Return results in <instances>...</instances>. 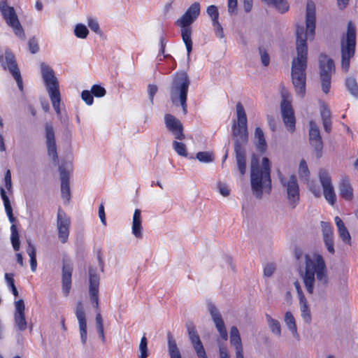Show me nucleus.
I'll use <instances>...</instances> for the list:
<instances>
[{
    "label": "nucleus",
    "instance_id": "nucleus-29",
    "mask_svg": "<svg viewBox=\"0 0 358 358\" xmlns=\"http://www.w3.org/2000/svg\"><path fill=\"white\" fill-rule=\"evenodd\" d=\"M320 115L324 129L326 132L329 133L331 131V114L327 106L323 104L321 106Z\"/></svg>",
    "mask_w": 358,
    "mask_h": 358
},
{
    "label": "nucleus",
    "instance_id": "nucleus-5",
    "mask_svg": "<svg viewBox=\"0 0 358 358\" xmlns=\"http://www.w3.org/2000/svg\"><path fill=\"white\" fill-rule=\"evenodd\" d=\"M200 14V4L198 2L192 3L186 12L176 20V24L181 28V36L185 44L187 56L189 57L192 50V29L190 25Z\"/></svg>",
    "mask_w": 358,
    "mask_h": 358
},
{
    "label": "nucleus",
    "instance_id": "nucleus-54",
    "mask_svg": "<svg viewBox=\"0 0 358 358\" xmlns=\"http://www.w3.org/2000/svg\"><path fill=\"white\" fill-rule=\"evenodd\" d=\"M259 54L261 57V61L264 66H268L270 62V57L268 54L264 49L259 48Z\"/></svg>",
    "mask_w": 358,
    "mask_h": 358
},
{
    "label": "nucleus",
    "instance_id": "nucleus-33",
    "mask_svg": "<svg viewBox=\"0 0 358 358\" xmlns=\"http://www.w3.org/2000/svg\"><path fill=\"white\" fill-rule=\"evenodd\" d=\"M267 324L271 331L277 336L278 337L281 336V326L278 320L273 319L268 314L265 315Z\"/></svg>",
    "mask_w": 358,
    "mask_h": 358
},
{
    "label": "nucleus",
    "instance_id": "nucleus-34",
    "mask_svg": "<svg viewBox=\"0 0 358 358\" xmlns=\"http://www.w3.org/2000/svg\"><path fill=\"white\" fill-rule=\"evenodd\" d=\"M300 310L301 313V317L304 322L307 324L311 322V314L310 310L308 305V302L306 298L299 299Z\"/></svg>",
    "mask_w": 358,
    "mask_h": 358
},
{
    "label": "nucleus",
    "instance_id": "nucleus-31",
    "mask_svg": "<svg viewBox=\"0 0 358 358\" xmlns=\"http://www.w3.org/2000/svg\"><path fill=\"white\" fill-rule=\"evenodd\" d=\"M230 343L236 350L243 349L239 331L236 327H232L230 330Z\"/></svg>",
    "mask_w": 358,
    "mask_h": 358
},
{
    "label": "nucleus",
    "instance_id": "nucleus-9",
    "mask_svg": "<svg viewBox=\"0 0 358 358\" xmlns=\"http://www.w3.org/2000/svg\"><path fill=\"white\" fill-rule=\"evenodd\" d=\"M0 12L8 26L12 28L15 35L20 39H25V33L15 10L8 4L6 0L0 1Z\"/></svg>",
    "mask_w": 358,
    "mask_h": 358
},
{
    "label": "nucleus",
    "instance_id": "nucleus-23",
    "mask_svg": "<svg viewBox=\"0 0 358 358\" xmlns=\"http://www.w3.org/2000/svg\"><path fill=\"white\" fill-rule=\"evenodd\" d=\"M322 234L324 245L331 255L335 253L334 232L331 225L329 222L322 221L320 222Z\"/></svg>",
    "mask_w": 358,
    "mask_h": 358
},
{
    "label": "nucleus",
    "instance_id": "nucleus-57",
    "mask_svg": "<svg viewBox=\"0 0 358 358\" xmlns=\"http://www.w3.org/2000/svg\"><path fill=\"white\" fill-rule=\"evenodd\" d=\"M275 271V266L273 264H268L264 268V275L266 277H271Z\"/></svg>",
    "mask_w": 358,
    "mask_h": 358
},
{
    "label": "nucleus",
    "instance_id": "nucleus-59",
    "mask_svg": "<svg viewBox=\"0 0 358 358\" xmlns=\"http://www.w3.org/2000/svg\"><path fill=\"white\" fill-rule=\"evenodd\" d=\"M99 217L101 220V222L102 224L106 226V214L104 210V206L103 204L101 203L99 206Z\"/></svg>",
    "mask_w": 358,
    "mask_h": 358
},
{
    "label": "nucleus",
    "instance_id": "nucleus-20",
    "mask_svg": "<svg viewBox=\"0 0 358 358\" xmlns=\"http://www.w3.org/2000/svg\"><path fill=\"white\" fill-rule=\"evenodd\" d=\"M46 145L49 156L52 157L55 162L58 160L57 146L55 136V131L51 123H46L45 125Z\"/></svg>",
    "mask_w": 358,
    "mask_h": 358
},
{
    "label": "nucleus",
    "instance_id": "nucleus-47",
    "mask_svg": "<svg viewBox=\"0 0 358 358\" xmlns=\"http://www.w3.org/2000/svg\"><path fill=\"white\" fill-rule=\"evenodd\" d=\"M199 358H208L201 341L192 344Z\"/></svg>",
    "mask_w": 358,
    "mask_h": 358
},
{
    "label": "nucleus",
    "instance_id": "nucleus-11",
    "mask_svg": "<svg viewBox=\"0 0 358 358\" xmlns=\"http://www.w3.org/2000/svg\"><path fill=\"white\" fill-rule=\"evenodd\" d=\"M0 63L3 69L8 70L15 80L18 88L23 91V82L20 69L18 68L15 57L10 49L0 51Z\"/></svg>",
    "mask_w": 358,
    "mask_h": 358
},
{
    "label": "nucleus",
    "instance_id": "nucleus-52",
    "mask_svg": "<svg viewBox=\"0 0 358 358\" xmlns=\"http://www.w3.org/2000/svg\"><path fill=\"white\" fill-rule=\"evenodd\" d=\"M175 0H169L162 9V13L164 17L166 18L169 15L170 10L172 9V4Z\"/></svg>",
    "mask_w": 358,
    "mask_h": 358
},
{
    "label": "nucleus",
    "instance_id": "nucleus-27",
    "mask_svg": "<svg viewBox=\"0 0 358 358\" xmlns=\"http://www.w3.org/2000/svg\"><path fill=\"white\" fill-rule=\"evenodd\" d=\"M339 191L341 197L347 201H350L353 198V189L348 179L343 178L339 185Z\"/></svg>",
    "mask_w": 358,
    "mask_h": 358
},
{
    "label": "nucleus",
    "instance_id": "nucleus-61",
    "mask_svg": "<svg viewBox=\"0 0 358 358\" xmlns=\"http://www.w3.org/2000/svg\"><path fill=\"white\" fill-rule=\"evenodd\" d=\"M157 92V86L155 85H148V94L149 97L152 102H153L154 95Z\"/></svg>",
    "mask_w": 358,
    "mask_h": 358
},
{
    "label": "nucleus",
    "instance_id": "nucleus-62",
    "mask_svg": "<svg viewBox=\"0 0 358 358\" xmlns=\"http://www.w3.org/2000/svg\"><path fill=\"white\" fill-rule=\"evenodd\" d=\"M294 287L296 289V292H297V294H298V296H299V299H304L306 298L302 290H301V286H300V284L299 282L296 280L294 282Z\"/></svg>",
    "mask_w": 358,
    "mask_h": 358
},
{
    "label": "nucleus",
    "instance_id": "nucleus-7",
    "mask_svg": "<svg viewBox=\"0 0 358 358\" xmlns=\"http://www.w3.org/2000/svg\"><path fill=\"white\" fill-rule=\"evenodd\" d=\"M41 73L48 92L52 106L57 115H61V95L59 90V83L55 76L54 71L45 63L41 64Z\"/></svg>",
    "mask_w": 358,
    "mask_h": 358
},
{
    "label": "nucleus",
    "instance_id": "nucleus-53",
    "mask_svg": "<svg viewBox=\"0 0 358 358\" xmlns=\"http://www.w3.org/2000/svg\"><path fill=\"white\" fill-rule=\"evenodd\" d=\"M213 26L214 27L216 36L220 38H224L223 29L218 20L213 22Z\"/></svg>",
    "mask_w": 358,
    "mask_h": 358
},
{
    "label": "nucleus",
    "instance_id": "nucleus-19",
    "mask_svg": "<svg viewBox=\"0 0 358 358\" xmlns=\"http://www.w3.org/2000/svg\"><path fill=\"white\" fill-rule=\"evenodd\" d=\"M164 122L167 129L176 139H185V136L183 134V127L178 119L171 114H166L164 116Z\"/></svg>",
    "mask_w": 358,
    "mask_h": 358
},
{
    "label": "nucleus",
    "instance_id": "nucleus-42",
    "mask_svg": "<svg viewBox=\"0 0 358 358\" xmlns=\"http://www.w3.org/2000/svg\"><path fill=\"white\" fill-rule=\"evenodd\" d=\"M148 341L147 338L145 336H143L140 342L139 345V350L140 355L138 358H147L148 356Z\"/></svg>",
    "mask_w": 358,
    "mask_h": 358
},
{
    "label": "nucleus",
    "instance_id": "nucleus-18",
    "mask_svg": "<svg viewBox=\"0 0 358 358\" xmlns=\"http://www.w3.org/2000/svg\"><path fill=\"white\" fill-rule=\"evenodd\" d=\"M280 109L283 122L287 129L292 133L295 129V117L291 103L285 99H283Z\"/></svg>",
    "mask_w": 358,
    "mask_h": 358
},
{
    "label": "nucleus",
    "instance_id": "nucleus-2",
    "mask_svg": "<svg viewBox=\"0 0 358 358\" xmlns=\"http://www.w3.org/2000/svg\"><path fill=\"white\" fill-rule=\"evenodd\" d=\"M307 292L310 294L322 291L328 285L329 277L325 262L322 255H305V271L301 275Z\"/></svg>",
    "mask_w": 358,
    "mask_h": 358
},
{
    "label": "nucleus",
    "instance_id": "nucleus-64",
    "mask_svg": "<svg viewBox=\"0 0 358 358\" xmlns=\"http://www.w3.org/2000/svg\"><path fill=\"white\" fill-rule=\"evenodd\" d=\"M220 358H230L227 350L224 347H220Z\"/></svg>",
    "mask_w": 358,
    "mask_h": 358
},
{
    "label": "nucleus",
    "instance_id": "nucleus-58",
    "mask_svg": "<svg viewBox=\"0 0 358 358\" xmlns=\"http://www.w3.org/2000/svg\"><path fill=\"white\" fill-rule=\"evenodd\" d=\"M4 182L6 188L9 191L12 187L11 173L10 170H7L5 173Z\"/></svg>",
    "mask_w": 358,
    "mask_h": 358
},
{
    "label": "nucleus",
    "instance_id": "nucleus-25",
    "mask_svg": "<svg viewBox=\"0 0 358 358\" xmlns=\"http://www.w3.org/2000/svg\"><path fill=\"white\" fill-rule=\"evenodd\" d=\"M61 179V193L64 199L69 201L71 199V191L69 186L70 173L63 166H59Z\"/></svg>",
    "mask_w": 358,
    "mask_h": 358
},
{
    "label": "nucleus",
    "instance_id": "nucleus-39",
    "mask_svg": "<svg viewBox=\"0 0 358 358\" xmlns=\"http://www.w3.org/2000/svg\"><path fill=\"white\" fill-rule=\"evenodd\" d=\"M186 327L192 344L201 341L199 336L198 335V333L196 331L195 327L193 325L192 322L187 323Z\"/></svg>",
    "mask_w": 358,
    "mask_h": 358
},
{
    "label": "nucleus",
    "instance_id": "nucleus-14",
    "mask_svg": "<svg viewBox=\"0 0 358 358\" xmlns=\"http://www.w3.org/2000/svg\"><path fill=\"white\" fill-rule=\"evenodd\" d=\"M309 143L313 148V152L317 158L322 155L323 141L322 139L320 129L313 120L309 122Z\"/></svg>",
    "mask_w": 358,
    "mask_h": 358
},
{
    "label": "nucleus",
    "instance_id": "nucleus-21",
    "mask_svg": "<svg viewBox=\"0 0 358 358\" xmlns=\"http://www.w3.org/2000/svg\"><path fill=\"white\" fill-rule=\"evenodd\" d=\"M24 302L19 299L15 302L14 320L17 329L22 331L27 328V322L24 313Z\"/></svg>",
    "mask_w": 358,
    "mask_h": 358
},
{
    "label": "nucleus",
    "instance_id": "nucleus-41",
    "mask_svg": "<svg viewBox=\"0 0 358 358\" xmlns=\"http://www.w3.org/2000/svg\"><path fill=\"white\" fill-rule=\"evenodd\" d=\"M0 194L1 199L3 201V205L5 207L6 212L7 215L13 213L12 207L10 206V203L4 189L2 187H0Z\"/></svg>",
    "mask_w": 358,
    "mask_h": 358
},
{
    "label": "nucleus",
    "instance_id": "nucleus-38",
    "mask_svg": "<svg viewBox=\"0 0 358 358\" xmlns=\"http://www.w3.org/2000/svg\"><path fill=\"white\" fill-rule=\"evenodd\" d=\"M11 236L10 240L13 250L18 251L20 248L19 234L15 224H12L10 227Z\"/></svg>",
    "mask_w": 358,
    "mask_h": 358
},
{
    "label": "nucleus",
    "instance_id": "nucleus-51",
    "mask_svg": "<svg viewBox=\"0 0 358 358\" xmlns=\"http://www.w3.org/2000/svg\"><path fill=\"white\" fill-rule=\"evenodd\" d=\"M338 231L339 236L343 240V241H344L346 243L350 244V240H351V236H350V234L348 230L347 229V228L345 227L344 229H341L338 230Z\"/></svg>",
    "mask_w": 358,
    "mask_h": 358
},
{
    "label": "nucleus",
    "instance_id": "nucleus-4",
    "mask_svg": "<svg viewBox=\"0 0 358 358\" xmlns=\"http://www.w3.org/2000/svg\"><path fill=\"white\" fill-rule=\"evenodd\" d=\"M250 185L252 194L257 199H262L264 194H269L271 190V162L264 157L259 165L257 157H253L250 164Z\"/></svg>",
    "mask_w": 358,
    "mask_h": 358
},
{
    "label": "nucleus",
    "instance_id": "nucleus-12",
    "mask_svg": "<svg viewBox=\"0 0 358 358\" xmlns=\"http://www.w3.org/2000/svg\"><path fill=\"white\" fill-rule=\"evenodd\" d=\"M320 76L322 91L327 94L331 87V75L335 71L333 59L321 54L319 57Z\"/></svg>",
    "mask_w": 358,
    "mask_h": 358
},
{
    "label": "nucleus",
    "instance_id": "nucleus-36",
    "mask_svg": "<svg viewBox=\"0 0 358 358\" xmlns=\"http://www.w3.org/2000/svg\"><path fill=\"white\" fill-rule=\"evenodd\" d=\"M345 84L350 94L358 98V85L356 78L353 76L347 77Z\"/></svg>",
    "mask_w": 358,
    "mask_h": 358
},
{
    "label": "nucleus",
    "instance_id": "nucleus-10",
    "mask_svg": "<svg viewBox=\"0 0 358 358\" xmlns=\"http://www.w3.org/2000/svg\"><path fill=\"white\" fill-rule=\"evenodd\" d=\"M279 180L283 189L285 191L289 206L291 208H296L300 197L299 187L296 176H282L280 175Z\"/></svg>",
    "mask_w": 358,
    "mask_h": 358
},
{
    "label": "nucleus",
    "instance_id": "nucleus-13",
    "mask_svg": "<svg viewBox=\"0 0 358 358\" xmlns=\"http://www.w3.org/2000/svg\"><path fill=\"white\" fill-rule=\"evenodd\" d=\"M319 179L322 187L324 197L331 206H334L336 202V195L329 173L326 170L321 169L319 171Z\"/></svg>",
    "mask_w": 358,
    "mask_h": 358
},
{
    "label": "nucleus",
    "instance_id": "nucleus-63",
    "mask_svg": "<svg viewBox=\"0 0 358 358\" xmlns=\"http://www.w3.org/2000/svg\"><path fill=\"white\" fill-rule=\"evenodd\" d=\"M13 276H14V275L13 273H6L5 274V279L6 280L8 287H10V285H13V284H15Z\"/></svg>",
    "mask_w": 358,
    "mask_h": 358
},
{
    "label": "nucleus",
    "instance_id": "nucleus-45",
    "mask_svg": "<svg viewBox=\"0 0 358 358\" xmlns=\"http://www.w3.org/2000/svg\"><path fill=\"white\" fill-rule=\"evenodd\" d=\"M91 92L93 96L98 98L103 97L106 94L105 88L99 85H94L91 88Z\"/></svg>",
    "mask_w": 358,
    "mask_h": 358
},
{
    "label": "nucleus",
    "instance_id": "nucleus-15",
    "mask_svg": "<svg viewBox=\"0 0 358 358\" xmlns=\"http://www.w3.org/2000/svg\"><path fill=\"white\" fill-rule=\"evenodd\" d=\"M89 294L90 301L93 307L99 310V276L96 273V268H89Z\"/></svg>",
    "mask_w": 358,
    "mask_h": 358
},
{
    "label": "nucleus",
    "instance_id": "nucleus-8",
    "mask_svg": "<svg viewBox=\"0 0 358 358\" xmlns=\"http://www.w3.org/2000/svg\"><path fill=\"white\" fill-rule=\"evenodd\" d=\"M342 70L347 73L350 68V59L354 56L356 46V28L350 21L348 23L347 31L341 41Z\"/></svg>",
    "mask_w": 358,
    "mask_h": 358
},
{
    "label": "nucleus",
    "instance_id": "nucleus-3",
    "mask_svg": "<svg viewBox=\"0 0 358 358\" xmlns=\"http://www.w3.org/2000/svg\"><path fill=\"white\" fill-rule=\"evenodd\" d=\"M237 120L232 125V140L234 145L236 160L241 175L246 172V152L245 147L248 141L247 116L243 106L238 103L236 106Z\"/></svg>",
    "mask_w": 358,
    "mask_h": 358
},
{
    "label": "nucleus",
    "instance_id": "nucleus-55",
    "mask_svg": "<svg viewBox=\"0 0 358 358\" xmlns=\"http://www.w3.org/2000/svg\"><path fill=\"white\" fill-rule=\"evenodd\" d=\"M87 24H88L89 27L95 33L100 32L99 25L98 22L96 20H94L93 18H89L88 21H87Z\"/></svg>",
    "mask_w": 358,
    "mask_h": 358
},
{
    "label": "nucleus",
    "instance_id": "nucleus-22",
    "mask_svg": "<svg viewBox=\"0 0 358 358\" xmlns=\"http://www.w3.org/2000/svg\"><path fill=\"white\" fill-rule=\"evenodd\" d=\"M73 273V264L68 259H63L62 266V291L65 296H68L71 287V277Z\"/></svg>",
    "mask_w": 358,
    "mask_h": 358
},
{
    "label": "nucleus",
    "instance_id": "nucleus-49",
    "mask_svg": "<svg viewBox=\"0 0 358 358\" xmlns=\"http://www.w3.org/2000/svg\"><path fill=\"white\" fill-rule=\"evenodd\" d=\"M206 11H207V13L208 14V15L211 17L212 22L218 20L219 13H218L217 8L215 6H214V5L209 6L207 8Z\"/></svg>",
    "mask_w": 358,
    "mask_h": 358
},
{
    "label": "nucleus",
    "instance_id": "nucleus-44",
    "mask_svg": "<svg viewBox=\"0 0 358 358\" xmlns=\"http://www.w3.org/2000/svg\"><path fill=\"white\" fill-rule=\"evenodd\" d=\"M299 173L300 177L305 180H308L309 176V171L306 162L304 160H301L299 164Z\"/></svg>",
    "mask_w": 358,
    "mask_h": 358
},
{
    "label": "nucleus",
    "instance_id": "nucleus-30",
    "mask_svg": "<svg viewBox=\"0 0 358 358\" xmlns=\"http://www.w3.org/2000/svg\"><path fill=\"white\" fill-rule=\"evenodd\" d=\"M255 139L257 149L261 152L266 151L267 144L264 138V134L261 128L257 127L255 131Z\"/></svg>",
    "mask_w": 358,
    "mask_h": 358
},
{
    "label": "nucleus",
    "instance_id": "nucleus-1",
    "mask_svg": "<svg viewBox=\"0 0 358 358\" xmlns=\"http://www.w3.org/2000/svg\"><path fill=\"white\" fill-rule=\"evenodd\" d=\"M315 29V6L309 0L306 3V31L303 27H297L296 30V49L297 56L292 62L291 76L296 93L300 97L306 94V69L307 67L308 47L306 40L313 38Z\"/></svg>",
    "mask_w": 358,
    "mask_h": 358
},
{
    "label": "nucleus",
    "instance_id": "nucleus-56",
    "mask_svg": "<svg viewBox=\"0 0 358 358\" xmlns=\"http://www.w3.org/2000/svg\"><path fill=\"white\" fill-rule=\"evenodd\" d=\"M228 12L235 14L237 12V0H227Z\"/></svg>",
    "mask_w": 358,
    "mask_h": 358
},
{
    "label": "nucleus",
    "instance_id": "nucleus-46",
    "mask_svg": "<svg viewBox=\"0 0 358 358\" xmlns=\"http://www.w3.org/2000/svg\"><path fill=\"white\" fill-rule=\"evenodd\" d=\"M196 158L201 162H210L213 161V155L209 152H199L196 154Z\"/></svg>",
    "mask_w": 358,
    "mask_h": 358
},
{
    "label": "nucleus",
    "instance_id": "nucleus-40",
    "mask_svg": "<svg viewBox=\"0 0 358 358\" xmlns=\"http://www.w3.org/2000/svg\"><path fill=\"white\" fill-rule=\"evenodd\" d=\"M74 34L79 38H85L89 34V31L85 25L78 24L75 27Z\"/></svg>",
    "mask_w": 358,
    "mask_h": 358
},
{
    "label": "nucleus",
    "instance_id": "nucleus-37",
    "mask_svg": "<svg viewBox=\"0 0 358 358\" xmlns=\"http://www.w3.org/2000/svg\"><path fill=\"white\" fill-rule=\"evenodd\" d=\"M27 253L30 257L31 270L33 272H35L37 267L36 251L34 245L31 243V241L28 242Z\"/></svg>",
    "mask_w": 358,
    "mask_h": 358
},
{
    "label": "nucleus",
    "instance_id": "nucleus-24",
    "mask_svg": "<svg viewBox=\"0 0 358 358\" xmlns=\"http://www.w3.org/2000/svg\"><path fill=\"white\" fill-rule=\"evenodd\" d=\"M76 315L78 320L82 343L85 344L87 341V321L82 301L78 302L76 308Z\"/></svg>",
    "mask_w": 358,
    "mask_h": 358
},
{
    "label": "nucleus",
    "instance_id": "nucleus-60",
    "mask_svg": "<svg viewBox=\"0 0 358 358\" xmlns=\"http://www.w3.org/2000/svg\"><path fill=\"white\" fill-rule=\"evenodd\" d=\"M218 189H219V192L220 193L224 196H227L229 195V189L227 187V185H226L225 184H223V183H219L218 185Z\"/></svg>",
    "mask_w": 358,
    "mask_h": 358
},
{
    "label": "nucleus",
    "instance_id": "nucleus-32",
    "mask_svg": "<svg viewBox=\"0 0 358 358\" xmlns=\"http://www.w3.org/2000/svg\"><path fill=\"white\" fill-rule=\"evenodd\" d=\"M268 6H273L279 13H285L289 8L288 3L285 0H262Z\"/></svg>",
    "mask_w": 358,
    "mask_h": 358
},
{
    "label": "nucleus",
    "instance_id": "nucleus-43",
    "mask_svg": "<svg viewBox=\"0 0 358 358\" xmlns=\"http://www.w3.org/2000/svg\"><path fill=\"white\" fill-rule=\"evenodd\" d=\"M173 147L175 151L180 156L186 157L187 155V152L186 149V145L178 141H173Z\"/></svg>",
    "mask_w": 358,
    "mask_h": 358
},
{
    "label": "nucleus",
    "instance_id": "nucleus-35",
    "mask_svg": "<svg viewBox=\"0 0 358 358\" xmlns=\"http://www.w3.org/2000/svg\"><path fill=\"white\" fill-rule=\"evenodd\" d=\"M168 348L169 353L171 358H182L180 352L177 346L176 341L173 339L172 336L168 334Z\"/></svg>",
    "mask_w": 358,
    "mask_h": 358
},
{
    "label": "nucleus",
    "instance_id": "nucleus-28",
    "mask_svg": "<svg viewBox=\"0 0 358 358\" xmlns=\"http://www.w3.org/2000/svg\"><path fill=\"white\" fill-rule=\"evenodd\" d=\"M284 322L288 329L291 331L292 336L296 338H299V335L297 331V327L296 320L293 314L290 311H287L285 313Z\"/></svg>",
    "mask_w": 358,
    "mask_h": 358
},
{
    "label": "nucleus",
    "instance_id": "nucleus-48",
    "mask_svg": "<svg viewBox=\"0 0 358 358\" xmlns=\"http://www.w3.org/2000/svg\"><path fill=\"white\" fill-rule=\"evenodd\" d=\"M28 48L31 53L35 54L39 50L38 40L36 37H31L28 41Z\"/></svg>",
    "mask_w": 358,
    "mask_h": 358
},
{
    "label": "nucleus",
    "instance_id": "nucleus-16",
    "mask_svg": "<svg viewBox=\"0 0 358 358\" xmlns=\"http://www.w3.org/2000/svg\"><path fill=\"white\" fill-rule=\"evenodd\" d=\"M70 224V218L59 208L57 213V227L59 239L62 243L68 241Z\"/></svg>",
    "mask_w": 358,
    "mask_h": 358
},
{
    "label": "nucleus",
    "instance_id": "nucleus-26",
    "mask_svg": "<svg viewBox=\"0 0 358 358\" xmlns=\"http://www.w3.org/2000/svg\"><path fill=\"white\" fill-rule=\"evenodd\" d=\"M132 234L137 238H142L141 212L136 209L133 215Z\"/></svg>",
    "mask_w": 358,
    "mask_h": 358
},
{
    "label": "nucleus",
    "instance_id": "nucleus-50",
    "mask_svg": "<svg viewBox=\"0 0 358 358\" xmlns=\"http://www.w3.org/2000/svg\"><path fill=\"white\" fill-rule=\"evenodd\" d=\"M81 98L86 104L89 106L92 105L94 102V98L91 91L83 90L81 93Z\"/></svg>",
    "mask_w": 358,
    "mask_h": 358
},
{
    "label": "nucleus",
    "instance_id": "nucleus-6",
    "mask_svg": "<svg viewBox=\"0 0 358 358\" xmlns=\"http://www.w3.org/2000/svg\"><path fill=\"white\" fill-rule=\"evenodd\" d=\"M190 80L186 72L177 73L171 89V98L175 106H180L183 113H187V97Z\"/></svg>",
    "mask_w": 358,
    "mask_h": 358
},
{
    "label": "nucleus",
    "instance_id": "nucleus-17",
    "mask_svg": "<svg viewBox=\"0 0 358 358\" xmlns=\"http://www.w3.org/2000/svg\"><path fill=\"white\" fill-rule=\"evenodd\" d=\"M208 309L210 315L211 319L221 338L223 339L224 341H227L228 338V334L220 312L211 303L208 304Z\"/></svg>",
    "mask_w": 358,
    "mask_h": 358
}]
</instances>
